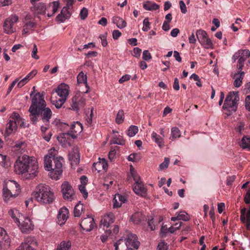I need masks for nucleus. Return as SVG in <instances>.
Here are the masks:
<instances>
[{"mask_svg": "<svg viewBox=\"0 0 250 250\" xmlns=\"http://www.w3.org/2000/svg\"><path fill=\"white\" fill-rule=\"evenodd\" d=\"M152 139L157 143L160 147L164 145V140L162 137L156 132H153L151 134Z\"/></svg>", "mask_w": 250, "mask_h": 250, "instance_id": "obj_42", "label": "nucleus"}, {"mask_svg": "<svg viewBox=\"0 0 250 250\" xmlns=\"http://www.w3.org/2000/svg\"><path fill=\"white\" fill-rule=\"evenodd\" d=\"M14 169L16 173L21 175L24 179H30L37 175L38 165L34 157L24 155L16 160Z\"/></svg>", "mask_w": 250, "mask_h": 250, "instance_id": "obj_2", "label": "nucleus"}, {"mask_svg": "<svg viewBox=\"0 0 250 250\" xmlns=\"http://www.w3.org/2000/svg\"><path fill=\"white\" fill-rule=\"evenodd\" d=\"M181 137V131L177 127H173L171 129V137L170 139L174 140Z\"/></svg>", "mask_w": 250, "mask_h": 250, "instance_id": "obj_44", "label": "nucleus"}, {"mask_svg": "<svg viewBox=\"0 0 250 250\" xmlns=\"http://www.w3.org/2000/svg\"><path fill=\"white\" fill-rule=\"evenodd\" d=\"M32 197L38 202L44 204H50L54 199V194L51 191L50 188L43 184H40L36 187Z\"/></svg>", "mask_w": 250, "mask_h": 250, "instance_id": "obj_4", "label": "nucleus"}, {"mask_svg": "<svg viewBox=\"0 0 250 250\" xmlns=\"http://www.w3.org/2000/svg\"><path fill=\"white\" fill-rule=\"evenodd\" d=\"M84 205L81 204L80 202L77 204L74 209V215L75 217H79L81 216L82 213L84 212Z\"/></svg>", "mask_w": 250, "mask_h": 250, "instance_id": "obj_38", "label": "nucleus"}, {"mask_svg": "<svg viewBox=\"0 0 250 250\" xmlns=\"http://www.w3.org/2000/svg\"><path fill=\"white\" fill-rule=\"evenodd\" d=\"M69 159L71 162V165L77 166L79 164L80 161L79 154L77 152H73L72 154L69 155Z\"/></svg>", "mask_w": 250, "mask_h": 250, "instance_id": "obj_36", "label": "nucleus"}, {"mask_svg": "<svg viewBox=\"0 0 250 250\" xmlns=\"http://www.w3.org/2000/svg\"><path fill=\"white\" fill-rule=\"evenodd\" d=\"M142 219V214L139 212L134 213L130 218V221L134 224H139Z\"/></svg>", "mask_w": 250, "mask_h": 250, "instance_id": "obj_45", "label": "nucleus"}, {"mask_svg": "<svg viewBox=\"0 0 250 250\" xmlns=\"http://www.w3.org/2000/svg\"><path fill=\"white\" fill-rule=\"evenodd\" d=\"M112 22L114 24H116L117 27L120 29L124 28L126 26V21L119 17H113Z\"/></svg>", "mask_w": 250, "mask_h": 250, "instance_id": "obj_34", "label": "nucleus"}, {"mask_svg": "<svg viewBox=\"0 0 250 250\" xmlns=\"http://www.w3.org/2000/svg\"><path fill=\"white\" fill-rule=\"evenodd\" d=\"M144 8L148 11H153L159 9L160 6L155 2L147 1L143 4Z\"/></svg>", "mask_w": 250, "mask_h": 250, "instance_id": "obj_32", "label": "nucleus"}, {"mask_svg": "<svg viewBox=\"0 0 250 250\" xmlns=\"http://www.w3.org/2000/svg\"><path fill=\"white\" fill-rule=\"evenodd\" d=\"M150 22H149L148 18H145L143 21V27L142 30L144 31H147L150 28Z\"/></svg>", "mask_w": 250, "mask_h": 250, "instance_id": "obj_54", "label": "nucleus"}, {"mask_svg": "<svg viewBox=\"0 0 250 250\" xmlns=\"http://www.w3.org/2000/svg\"><path fill=\"white\" fill-rule=\"evenodd\" d=\"M245 124L243 123H240L235 128L236 131L239 132L240 134H242V131L244 130Z\"/></svg>", "mask_w": 250, "mask_h": 250, "instance_id": "obj_62", "label": "nucleus"}, {"mask_svg": "<svg viewBox=\"0 0 250 250\" xmlns=\"http://www.w3.org/2000/svg\"><path fill=\"white\" fill-rule=\"evenodd\" d=\"M239 97L237 92H230L227 95L223 106L224 109L235 112L237 108V102Z\"/></svg>", "mask_w": 250, "mask_h": 250, "instance_id": "obj_5", "label": "nucleus"}, {"mask_svg": "<svg viewBox=\"0 0 250 250\" xmlns=\"http://www.w3.org/2000/svg\"><path fill=\"white\" fill-rule=\"evenodd\" d=\"M169 163V159L168 158H165L163 163L161 164L159 166V168L162 170L165 168H167Z\"/></svg>", "mask_w": 250, "mask_h": 250, "instance_id": "obj_58", "label": "nucleus"}, {"mask_svg": "<svg viewBox=\"0 0 250 250\" xmlns=\"http://www.w3.org/2000/svg\"><path fill=\"white\" fill-rule=\"evenodd\" d=\"M2 190H3V193H2L3 196V198H4V200L5 201L7 202L11 198H15V197H16V196L13 195V194H11V192H8V191L5 192V186H3Z\"/></svg>", "mask_w": 250, "mask_h": 250, "instance_id": "obj_51", "label": "nucleus"}, {"mask_svg": "<svg viewBox=\"0 0 250 250\" xmlns=\"http://www.w3.org/2000/svg\"><path fill=\"white\" fill-rule=\"evenodd\" d=\"M71 247V242L70 241H62L58 246L57 250H69Z\"/></svg>", "mask_w": 250, "mask_h": 250, "instance_id": "obj_46", "label": "nucleus"}, {"mask_svg": "<svg viewBox=\"0 0 250 250\" xmlns=\"http://www.w3.org/2000/svg\"><path fill=\"white\" fill-rule=\"evenodd\" d=\"M77 82L78 83H84L86 88H87L85 91L86 93L88 92L89 89V86L88 85L87 83V76L83 72H81L77 76Z\"/></svg>", "mask_w": 250, "mask_h": 250, "instance_id": "obj_31", "label": "nucleus"}, {"mask_svg": "<svg viewBox=\"0 0 250 250\" xmlns=\"http://www.w3.org/2000/svg\"><path fill=\"white\" fill-rule=\"evenodd\" d=\"M114 246L115 248V250H126L127 248L125 240L123 239H120L117 242L114 243Z\"/></svg>", "mask_w": 250, "mask_h": 250, "instance_id": "obj_37", "label": "nucleus"}, {"mask_svg": "<svg viewBox=\"0 0 250 250\" xmlns=\"http://www.w3.org/2000/svg\"><path fill=\"white\" fill-rule=\"evenodd\" d=\"M141 52L142 50L140 48H134L133 53H132V55L136 58H139L141 55Z\"/></svg>", "mask_w": 250, "mask_h": 250, "instance_id": "obj_64", "label": "nucleus"}, {"mask_svg": "<svg viewBox=\"0 0 250 250\" xmlns=\"http://www.w3.org/2000/svg\"><path fill=\"white\" fill-rule=\"evenodd\" d=\"M83 130L82 125L79 122H74L71 125L70 130L69 131L71 133L76 135L82 132Z\"/></svg>", "mask_w": 250, "mask_h": 250, "instance_id": "obj_27", "label": "nucleus"}, {"mask_svg": "<svg viewBox=\"0 0 250 250\" xmlns=\"http://www.w3.org/2000/svg\"><path fill=\"white\" fill-rule=\"evenodd\" d=\"M80 226L83 230L90 231L96 227V224L94 218L91 216H88L87 217L84 218L82 220Z\"/></svg>", "mask_w": 250, "mask_h": 250, "instance_id": "obj_10", "label": "nucleus"}, {"mask_svg": "<svg viewBox=\"0 0 250 250\" xmlns=\"http://www.w3.org/2000/svg\"><path fill=\"white\" fill-rule=\"evenodd\" d=\"M36 25L37 24L35 22L29 21L26 18L22 27V35H27L31 33L36 28Z\"/></svg>", "mask_w": 250, "mask_h": 250, "instance_id": "obj_12", "label": "nucleus"}, {"mask_svg": "<svg viewBox=\"0 0 250 250\" xmlns=\"http://www.w3.org/2000/svg\"><path fill=\"white\" fill-rule=\"evenodd\" d=\"M10 119L16 125V128H17L18 125H20L21 127H25L23 119L20 117L18 113L16 112L13 113L10 116Z\"/></svg>", "mask_w": 250, "mask_h": 250, "instance_id": "obj_24", "label": "nucleus"}, {"mask_svg": "<svg viewBox=\"0 0 250 250\" xmlns=\"http://www.w3.org/2000/svg\"><path fill=\"white\" fill-rule=\"evenodd\" d=\"M119 230V228L118 225H114L112 229H106L105 230L104 234L101 236L102 241L104 243L108 238L113 239V236L116 235Z\"/></svg>", "mask_w": 250, "mask_h": 250, "instance_id": "obj_13", "label": "nucleus"}, {"mask_svg": "<svg viewBox=\"0 0 250 250\" xmlns=\"http://www.w3.org/2000/svg\"><path fill=\"white\" fill-rule=\"evenodd\" d=\"M17 128H16V125L13 123L12 120L10 119L9 123L7 125L6 129H5V133L7 136H9L11 134L12 132L14 130H16Z\"/></svg>", "mask_w": 250, "mask_h": 250, "instance_id": "obj_41", "label": "nucleus"}, {"mask_svg": "<svg viewBox=\"0 0 250 250\" xmlns=\"http://www.w3.org/2000/svg\"><path fill=\"white\" fill-rule=\"evenodd\" d=\"M138 132V127L135 125H131L127 131V135L129 137L135 136Z\"/></svg>", "mask_w": 250, "mask_h": 250, "instance_id": "obj_48", "label": "nucleus"}, {"mask_svg": "<svg viewBox=\"0 0 250 250\" xmlns=\"http://www.w3.org/2000/svg\"><path fill=\"white\" fill-rule=\"evenodd\" d=\"M0 250L2 249V243L4 242L3 244L4 248L6 249L9 247L10 245V240L9 236L7 235L5 230L3 228L0 227Z\"/></svg>", "mask_w": 250, "mask_h": 250, "instance_id": "obj_14", "label": "nucleus"}, {"mask_svg": "<svg viewBox=\"0 0 250 250\" xmlns=\"http://www.w3.org/2000/svg\"><path fill=\"white\" fill-rule=\"evenodd\" d=\"M4 186L5 192H10L11 194H13V195L17 196L20 192V185L14 181H9Z\"/></svg>", "mask_w": 250, "mask_h": 250, "instance_id": "obj_11", "label": "nucleus"}, {"mask_svg": "<svg viewBox=\"0 0 250 250\" xmlns=\"http://www.w3.org/2000/svg\"><path fill=\"white\" fill-rule=\"evenodd\" d=\"M28 111L32 124L36 125L42 121L44 125H50L53 113L50 108L46 107L43 96L40 92L36 93L32 98Z\"/></svg>", "mask_w": 250, "mask_h": 250, "instance_id": "obj_1", "label": "nucleus"}, {"mask_svg": "<svg viewBox=\"0 0 250 250\" xmlns=\"http://www.w3.org/2000/svg\"><path fill=\"white\" fill-rule=\"evenodd\" d=\"M178 215V218L179 220H183L184 221H187L189 220V216L188 214L185 211H181L179 213H176Z\"/></svg>", "mask_w": 250, "mask_h": 250, "instance_id": "obj_52", "label": "nucleus"}, {"mask_svg": "<svg viewBox=\"0 0 250 250\" xmlns=\"http://www.w3.org/2000/svg\"><path fill=\"white\" fill-rule=\"evenodd\" d=\"M167 249L168 245L166 242L162 241L159 243L157 247V250H167Z\"/></svg>", "mask_w": 250, "mask_h": 250, "instance_id": "obj_56", "label": "nucleus"}, {"mask_svg": "<svg viewBox=\"0 0 250 250\" xmlns=\"http://www.w3.org/2000/svg\"><path fill=\"white\" fill-rule=\"evenodd\" d=\"M133 189L136 194L142 197L146 196L147 191V188L145 187L142 181L134 183Z\"/></svg>", "mask_w": 250, "mask_h": 250, "instance_id": "obj_18", "label": "nucleus"}, {"mask_svg": "<svg viewBox=\"0 0 250 250\" xmlns=\"http://www.w3.org/2000/svg\"><path fill=\"white\" fill-rule=\"evenodd\" d=\"M88 15V10L87 8L83 7L80 12V17L82 20L86 19Z\"/></svg>", "mask_w": 250, "mask_h": 250, "instance_id": "obj_55", "label": "nucleus"}, {"mask_svg": "<svg viewBox=\"0 0 250 250\" xmlns=\"http://www.w3.org/2000/svg\"><path fill=\"white\" fill-rule=\"evenodd\" d=\"M59 1H55L51 3H50L46 8L47 10H51L52 11V13H48L47 14V16L49 17L52 16L58 10L59 7Z\"/></svg>", "mask_w": 250, "mask_h": 250, "instance_id": "obj_30", "label": "nucleus"}, {"mask_svg": "<svg viewBox=\"0 0 250 250\" xmlns=\"http://www.w3.org/2000/svg\"><path fill=\"white\" fill-rule=\"evenodd\" d=\"M69 86L65 84H60L56 90V92L58 95L59 96L60 99H64L66 100V98L68 95Z\"/></svg>", "mask_w": 250, "mask_h": 250, "instance_id": "obj_21", "label": "nucleus"}, {"mask_svg": "<svg viewBox=\"0 0 250 250\" xmlns=\"http://www.w3.org/2000/svg\"><path fill=\"white\" fill-rule=\"evenodd\" d=\"M112 143L114 144L124 145L125 144V140L121 136H115L112 139Z\"/></svg>", "mask_w": 250, "mask_h": 250, "instance_id": "obj_47", "label": "nucleus"}, {"mask_svg": "<svg viewBox=\"0 0 250 250\" xmlns=\"http://www.w3.org/2000/svg\"><path fill=\"white\" fill-rule=\"evenodd\" d=\"M240 219L242 223L250 222V213L247 212L245 208L241 209Z\"/></svg>", "mask_w": 250, "mask_h": 250, "instance_id": "obj_39", "label": "nucleus"}, {"mask_svg": "<svg viewBox=\"0 0 250 250\" xmlns=\"http://www.w3.org/2000/svg\"><path fill=\"white\" fill-rule=\"evenodd\" d=\"M66 100L64 99L59 98L58 100H52L51 103L54 104L57 108H60L62 107V104L64 103Z\"/></svg>", "mask_w": 250, "mask_h": 250, "instance_id": "obj_50", "label": "nucleus"}, {"mask_svg": "<svg viewBox=\"0 0 250 250\" xmlns=\"http://www.w3.org/2000/svg\"><path fill=\"white\" fill-rule=\"evenodd\" d=\"M20 225H21L20 229L23 233H29L34 228L32 221L28 217L25 218Z\"/></svg>", "mask_w": 250, "mask_h": 250, "instance_id": "obj_15", "label": "nucleus"}, {"mask_svg": "<svg viewBox=\"0 0 250 250\" xmlns=\"http://www.w3.org/2000/svg\"><path fill=\"white\" fill-rule=\"evenodd\" d=\"M137 237L135 234H130L128 237L125 239L126 245L127 248L132 249L131 248L137 249L139 248V242L137 241Z\"/></svg>", "mask_w": 250, "mask_h": 250, "instance_id": "obj_16", "label": "nucleus"}, {"mask_svg": "<svg viewBox=\"0 0 250 250\" xmlns=\"http://www.w3.org/2000/svg\"><path fill=\"white\" fill-rule=\"evenodd\" d=\"M152 58L150 53L148 50H145L143 53V59L146 61L150 60Z\"/></svg>", "mask_w": 250, "mask_h": 250, "instance_id": "obj_57", "label": "nucleus"}, {"mask_svg": "<svg viewBox=\"0 0 250 250\" xmlns=\"http://www.w3.org/2000/svg\"><path fill=\"white\" fill-rule=\"evenodd\" d=\"M26 250H36L38 242L34 237H27L23 243Z\"/></svg>", "mask_w": 250, "mask_h": 250, "instance_id": "obj_19", "label": "nucleus"}, {"mask_svg": "<svg viewBox=\"0 0 250 250\" xmlns=\"http://www.w3.org/2000/svg\"><path fill=\"white\" fill-rule=\"evenodd\" d=\"M79 189L81 192L83 194V196L85 198L87 197L88 193L86 190L85 186L80 185L79 186Z\"/></svg>", "mask_w": 250, "mask_h": 250, "instance_id": "obj_60", "label": "nucleus"}, {"mask_svg": "<svg viewBox=\"0 0 250 250\" xmlns=\"http://www.w3.org/2000/svg\"><path fill=\"white\" fill-rule=\"evenodd\" d=\"M85 100L80 94H76L72 98L71 109L78 111L81 108L85 105Z\"/></svg>", "mask_w": 250, "mask_h": 250, "instance_id": "obj_9", "label": "nucleus"}, {"mask_svg": "<svg viewBox=\"0 0 250 250\" xmlns=\"http://www.w3.org/2000/svg\"><path fill=\"white\" fill-rule=\"evenodd\" d=\"M99 162L93 164V167H95V169L99 171L101 170V168L104 170L106 169L108 167V165L106 160L104 158H99Z\"/></svg>", "mask_w": 250, "mask_h": 250, "instance_id": "obj_29", "label": "nucleus"}, {"mask_svg": "<svg viewBox=\"0 0 250 250\" xmlns=\"http://www.w3.org/2000/svg\"><path fill=\"white\" fill-rule=\"evenodd\" d=\"M68 210L65 207L61 208L57 216V222L60 225H62L65 223L68 217Z\"/></svg>", "mask_w": 250, "mask_h": 250, "instance_id": "obj_17", "label": "nucleus"}, {"mask_svg": "<svg viewBox=\"0 0 250 250\" xmlns=\"http://www.w3.org/2000/svg\"><path fill=\"white\" fill-rule=\"evenodd\" d=\"M130 171V174L128 175V181H131V178H132L133 181L135 182L134 183L141 181L140 177L137 173L136 171L134 169L132 166H131Z\"/></svg>", "mask_w": 250, "mask_h": 250, "instance_id": "obj_35", "label": "nucleus"}, {"mask_svg": "<svg viewBox=\"0 0 250 250\" xmlns=\"http://www.w3.org/2000/svg\"><path fill=\"white\" fill-rule=\"evenodd\" d=\"M245 61V60H244V59H243V58L240 57V58L239 59V60L238 61V63L237 65V68L239 70H241L243 69Z\"/></svg>", "mask_w": 250, "mask_h": 250, "instance_id": "obj_63", "label": "nucleus"}, {"mask_svg": "<svg viewBox=\"0 0 250 250\" xmlns=\"http://www.w3.org/2000/svg\"><path fill=\"white\" fill-rule=\"evenodd\" d=\"M115 216L113 213L110 212L103 216L101 220V226L106 227L107 229L111 224L114 222Z\"/></svg>", "mask_w": 250, "mask_h": 250, "instance_id": "obj_20", "label": "nucleus"}, {"mask_svg": "<svg viewBox=\"0 0 250 250\" xmlns=\"http://www.w3.org/2000/svg\"><path fill=\"white\" fill-rule=\"evenodd\" d=\"M70 16V13L68 10H67V8L64 7L62 9L61 13L56 17V20L58 21L63 22L66 19L69 18Z\"/></svg>", "mask_w": 250, "mask_h": 250, "instance_id": "obj_23", "label": "nucleus"}, {"mask_svg": "<svg viewBox=\"0 0 250 250\" xmlns=\"http://www.w3.org/2000/svg\"><path fill=\"white\" fill-rule=\"evenodd\" d=\"M244 76V72L243 71H239L238 73H235L234 77H236L234 82V85L236 87H240L242 83V79Z\"/></svg>", "mask_w": 250, "mask_h": 250, "instance_id": "obj_33", "label": "nucleus"}, {"mask_svg": "<svg viewBox=\"0 0 250 250\" xmlns=\"http://www.w3.org/2000/svg\"><path fill=\"white\" fill-rule=\"evenodd\" d=\"M179 5L181 12L183 14H186L187 12V9L186 5L184 1L180 0L179 1Z\"/></svg>", "mask_w": 250, "mask_h": 250, "instance_id": "obj_61", "label": "nucleus"}, {"mask_svg": "<svg viewBox=\"0 0 250 250\" xmlns=\"http://www.w3.org/2000/svg\"><path fill=\"white\" fill-rule=\"evenodd\" d=\"M196 36L202 45H208L211 46L212 42L210 39L209 38L207 32L201 29L196 31Z\"/></svg>", "mask_w": 250, "mask_h": 250, "instance_id": "obj_7", "label": "nucleus"}, {"mask_svg": "<svg viewBox=\"0 0 250 250\" xmlns=\"http://www.w3.org/2000/svg\"><path fill=\"white\" fill-rule=\"evenodd\" d=\"M8 214L13 219L14 221L18 226H19V225L21 224L20 219L17 216L19 214V212L17 210L11 209L9 210Z\"/></svg>", "mask_w": 250, "mask_h": 250, "instance_id": "obj_43", "label": "nucleus"}, {"mask_svg": "<svg viewBox=\"0 0 250 250\" xmlns=\"http://www.w3.org/2000/svg\"><path fill=\"white\" fill-rule=\"evenodd\" d=\"M70 137L72 139H75L76 138V135L71 133L68 131L66 133L61 134L57 139L61 143L65 144Z\"/></svg>", "mask_w": 250, "mask_h": 250, "instance_id": "obj_25", "label": "nucleus"}, {"mask_svg": "<svg viewBox=\"0 0 250 250\" xmlns=\"http://www.w3.org/2000/svg\"><path fill=\"white\" fill-rule=\"evenodd\" d=\"M239 52V54H240V55L238 56L240 58H243L245 60L250 56V51L248 49L241 50Z\"/></svg>", "mask_w": 250, "mask_h": 250, "instance_id": "obj_53", "label": "nucleus"}, {"mask_svg": "<svg viewBox=\"0 0 250 250\" xmlns=\"http://www.w3.org/2000/svg\"><path fill=\"white\" fill-rule=\"evenodd\" d=\"M32 5L33 6L30 8L31 11L37 16L39 15L44 14L45 10L47 9L43 3H40L38 4Z\"/></svg>", "mask_w": 250, "mask_h": 250, "instance_id": "obj_22", "label": "nucleus"}, {"mask_svg": "<svg viewBox=\"0 0 250 250\" xmlns=\"http://www.w3.org/2000/svg\"><path fill=\"white\" fill-rule=\"evenodd\" d=\"M93 115V108H92L91 109L90 115L89 116L87 115V117L86 118V123L88 126L91 125H92Z\"/></svg>", "mask_w": 250, "mask_h": 250, "instance_id": "obj_59", "label": "nucleus"}, {"mask_svg": "<svg viewBox=\"0 0 250 250\" xmlns=\"http://www.w3.org/2000/svg\"><path fill=\"white\" fill-rule=\"evenodd\" d=\"M61 188L63 197L65 200H72L74 198V190L68 182H64L62 185Z\"/></svg>", "mask_w": 250, "mask_h": 250, "instance_id": "obj_8", "label": "nucleus"}, {"mask_svg": "<svg viewBox=\"0 0 250 250\" xmlns=\"http://www.w3.org/2000/svg\"><path fill=\"white\" fill-rule=\"evenodd\" d=\"M125 116H124V112L123 110H120L117 115L116 118L115 119V122L120 125L122 124L124 121Z\"/></svg>", "mask_w": 250, "mask_h": 250, "instance_id": "obj_49", "label": "nucleus"}, {"mask_svg": "<svg viewBox=\"0 0 250 250\" xmlns=\"http://www.w3.org/2000/svg\"><path fill=\"white\" fill-rule=\"evenodd\" d=\"M64 159L61 156H55L49 154L44 157V167L45 170L50 171V176L52 179L58 180L62 172Z\"/></svg>", "mask_w": 250, "mask_h": 250, "instance_id": "obj_3", "label": "nucleus"}, {"mask_svg": "<svg viewBox=\"0 0 250 250\" xmlns=\"http://www.w3.org/2000/svg\"><path fill=\"white\" fill-rule=\"evenodd\" d=\"M37 73V70H33L29 73H28L26 76L20 81L18 83V86L19 87H21L25 85L29 80L33 78Z\"/></svg>", "mask_w": 250, "mask_h": 250, "instance_id": "obj_28", "label": "nucleus"}, {"mask_svg": "<svg viewBox=\"0 0 250 250\" xmlns=\"http://www.w3.org/2000/svg\"><path fill=\"white\" fill-rule=\"evenodd\" d=\"M126 199L124 196L118 194L115 195L113 200V205L114 208H119L123 203H125Z\"/></svg>", "mask_w": 250, "mask_h": 250, "instance_id": "obj_26", "label": "nucleus"}, {"mask_svg": "<svg viewBox=\"0 0 250 250\" xmlns=\"http://www.w3.org/2000/svg\"><path fill=\"white\" fill-rule=\"evenodd\" d=\"M19 21V17L12 14L5 20L3 23V30L5 33L10 34L16 31L15 24Z\"/></svg>", "mask_w": 250, "mask_h": 250, "instance_id": "obj_6", "label": "nucleus"}, {"mask_svg": "<svg viewBox=\"0 0 250 250\" xmlns=\"http://www.w3.org/2000/svg\"><path fill=\"white\" fill-rule=\"evenodd\" d=\"M240 146L243 149H250V137L244 136L241 140Z\"/></svg>", "mask_w": 250, "mask_h": 250, "instance_id": "obj_40", "label": "nucleus"}]
</instances>
